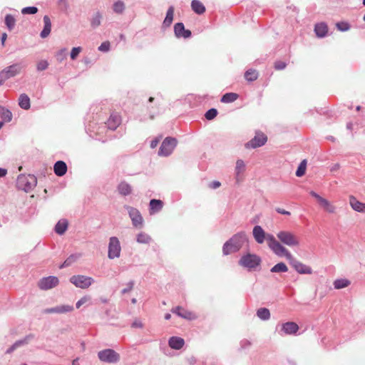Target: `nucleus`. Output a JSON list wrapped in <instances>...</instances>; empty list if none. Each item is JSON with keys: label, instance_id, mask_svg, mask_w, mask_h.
<instances>
[{"label": "nucleus", "instance_id": "25", "mask_svg": "<svg viewBox=\"0 0 365 365\" xmlns=\"http://www.w3.org/2000/svg\"><path fill=\"white\" fill-rule=\"evenodd\" d=\"M184 344V339L179 336H171L168 340V345L173 349L179 350Z\"/></svg>", "mask_w": 365, "mask_h": 365}, {"label": "nucleus", "instance_id": "8", "mask_svg": "<svg viewBox=\"0 0 365 365\" xmlns=\"http://www.w3.org/2000/svg\"><path fill=\"white\" fill-rule=\"evenodd\" d=\"M100 361L109 364H115L119 361L120 355L112 349H106L98 353Z\"/></svg>", "mask_w": 365, "mask_h": 365}, {"label": "nucleus", "instance_id": "20", "mask_svg": "<svg viewBox=\"0 0 365 365\" xmlns=\"http://www.w3.org/2000/svg\"><path fill=\"white\" fill-rule=\"evenodd\" d=\"M103 19V12L96 10L88 18L90 26L92 29H96L101 25Z\"/></svg>", "mask_w": 365, "mask_h": 365}, {"label": "nucleus", "instance_id": "36", "mask_svg": "<svg viewBox=\"0 0 365 365\" xmlns=\"http://www.w3.org/2000/svg\"><path fill=\"white\" fill-rule=\"evenodd\" d=\"M239 95L236 93H226L221 97L220 101L224 103H231L238 99Z\"/></svg>", "mask_w": 365, "mask_h": 365}, {"label": "nucleus", "instance_id": "51", "mask_svg": "<svg viewBox=\"0 0 365 365\" xmlns=\"http://www.w3.org/2000/svg\"><path fill=\"white\" fill-rule=\"evenodd\" d=\"M48 66V61L46 60H41L37 63L36 69L38 71H43L47 69Z\"/></svg>", "mask_w": 365, "mask_h": 365}, {"label": "nucleus", "instance_id": "39", "mask_svg": "<svg viewBox=\"0 0 365 365\" xmlns=\"http://www.w3.org/2000/svg\"><path fill=\"white\" fill-rule=\"evenodd\" d=\"M351 284L350 281L346 279H337L334 282V287L336 289H340L347 287Z\"/></svg>", "mask_w": 365, "mask_h": 365}, {"label": "nucleus", "instance_id": "37", "mask_svg": "<svg viewBox=\"0 0 365 365\" xmlns=\"http://www.w3.org/2000/svg\"><path fill=\"white\" fill-rule=\"evenodd\" d=\"M257 317L262 321H267L270 319L271 314L269 309L261 307L257 310Z\"/></svg>", "mask_w": 365, "mask_h": 365}, {"label": "nucleus", "instance_id": "56", "mask_svg": "<svg viewBox=\"0 0 365 365\" xmlns=\"http://www.w3.org/2000/svg\"><path fill=\"white\" fill-rule=\"evenodd\" d=\"M134 284H135V282L133 280H130V282H128L126 284V287H125L124 289H123L121 290V294H125L128 293L129 292H130L133 289Z\"/></svg>", "mask_w": 365, "mask_h": 365}, {"label": "nucleus", "instance_id": "45", "mask_svg": "<svg viewBox=\"0 0 365 365\" xmlns=\"http://www.w3.org/2000/svg\"><path fill=\"white\" fill-rule=\"evenodd\" d=\"M306 169H307V160H303L298 165V168L295 173L296 176H297V177L303 176L306 173Z\"/></svg>", "mask_w": 365, "mask_h": 365}, {"label": "nucleus", "instance_id": "43", "mask_svg": "<svg viewBox=\"0 0 365 365\" xmlns=\"http://www.w3.org/2000/svg\"><path fill=\"white\" fill-rule=\"evenodd\" d=\"M125 9V6L123 1L119 0L113 4V10L115 13L120 14H122Z\"/></svg>", "mask_w": 365, "mask_h": 365}, {"label": "nucleus", "instance_id": "48", "mask_svg": "<svg viewBox=\"0 0 365 365\" xmlns=\"http://www.w3.org/2000/svg\"><path fill=\"white\" fill-rule=\"evenodd\" d=\"M245 168V164L242 160H237L236 162L235 167V173H236V178L238 180V176L241 171L244 170Z\"/></svg>", "mask_w": 365, "mask_h": 365}, {"label": "nucleus", "instance_id": "27", "mask_svg": "<svg viewBox=\"0 0 365 365\" xmlns=\"http://www.w3.org/2000/svg\"><path fill=\"white\" fill-rule=\"evenodd\" d=\"M314 32L317 37L324 38L328 33V26L326 23H317L314 26Z\"/></svg>", "mask_w": 365, "mask_h": 365}, {"label": "nucleus", "instance_id": "12", "mask_svg": "<svg viewBox=\"0 0 365 365\" xmlns=\"http://www.w3.org/2000/svg\"><path fill=\"white\" fill-rule=\"evenodd\" d=\"M125 209L128 211L129 217L132 220L133 225L135 227L142 226L143 222V217L139 210L129 205H125Z\"/></svg>", "mask_w": 365, "mask_h": 365}, {"label": "nucleus", "instance_id": "10", "mask_svg": "<svg viewBox=\"0 0 365 365\" xmlns=\"http://www.w3.org/2000/svg\"><path fill=\"white\" fill-rule=\"evenodd\" d=\"M121 247L120 241L116 237H111L109 239L108 257L110 259L118 258L120 255Z\"/></svg>", "mask_w": 365, "mask_h": 365}, {"label": "nucleus", "instance_id": "64", "mask_svg": "<svg viewBox=\"0 0 365 365\" xmlns=\"http://www.w3.org/2000/svg\"><path fill=\"white\" fill-rule=\"evenodd\" d=\"M309 194L313 197H314L315 199H317V200L319 202V200L321 198H322V197H321L319 194H317V192H315L314 191L312 190Z\"/></svg>", "mask_w": 365, "mask_h": 365}, {"label": "nucleus", "instance_id": "28", "mask_svg": "<svg viewBox=\"0 0 365 365\" xmlns=\"http://www.w3.org/2000/svg\"><path fill=\"white\" fill-rule=\"evenodd\" d=\"M349 203L351 208L359 212L365 213V203L361 202L354 196H350Z\"/></svg>", "mask_w": 365, "mask_h": 365}, {"label": "nucleus", "instance_id": "24", "mask_svg": "<svg viewBox=\"0 0 365 365\" xmlns=\"http://www.w3.org/2000/svg\"><path fill=\"white\" fill-rule=\"evenodd\" d=\"M43 28L40 33V36L42 38L48 37L51 31V21L48 16L46 15L43 16Z\"/></svg>", "mask_w": 365, "mask_h": 365}, {"label": "nucleus", "instance_id": "54", "mask_svg": "<svg viewBox=\"0 0 365 365\" xmlns=\"http://www.w3.org/2000/svg\"><path fill=\"white\" fill-rule=\"evenodd\" d=\"M110 43L109 41L103 42L98 47V50L101 52H108L110 51Z\"/></svg>", "mask_w": 365, "mask_h": 365}, {"label": "nucleus", "instance_id": "42", "mask_svg": "<svg viewBox=\"0 0 365 365\" xmlns=\"http://www.w3.org/2000/svg\"><path fill=\"white\" fill-rule=\"evenodd\" d=\"M4 23L9 31H11L16 24V19L11 14H6L4 19Z\"/></svg>", "mask_w": 365, "mask_h": 365}, {"label": "nucleus", "instance_id": "41", "mask_svg": "<svg viewBox=\"0 0 365 365\" xmlns=\"http://www.w3.org/2000/svg\"><path fill=\"white\" fill-rule=\"evenodd\" d=\"M322 207L327 210L330 213H333L335 211V207L330 204V202L325 198L322 197L318 202Z\"/></svg>", "mask_w": 365, "mask_h": 365}, {"label": "nucleus", "instance_id": "50", "mask_svg": "<svg viewBox=\"0 0 365 365\" xmlns=\"http://www.w3.org/2000/svg\"><path fill=\"white\" fill-rule=\"evenodd\" d=\"M38 9L36 6H26L21 9L22 14H35L38 12Z\"/></svg>", "mask_w": 365, "mask_h": 365}, {"label": "nucleus", "instance_id": "34", "mask_svg": "<svg viewBox=\"0 0 365 365\" xmlns=\"http://www.w3.org/2000/svg\"><path fill=\"white\" fill-rule=\"evenodd\" d=\"M19 106L24 110H29L31 107V101L29 96L26 93H22L19 98Z\"/></svg>", "mask_w": 365, "mask_h": 365}, {"label": "nucleus", "instance_id": "15", "mask_svg": "<svg viewBox=\"0 0 365 365\" xmlns=\"http://www.w3.org/2000/svg\"><path fill=\"white\" fill-rule=\"evenodd\" d=\"M267 140V136L263 133H257L255 136L245 143L246 148H257L264 145Z\"/></svg>", "mask_w": 365, "mask_h": 365}, {"label": "nucleus", "instance_id": "7", "mask_svg": "<svg viewBox=\"0 0 365 365\" xmlns=\"http://www.w3.org/2000/svg\"><path fill=\"white\" fill-rule=\"evenodd\" d=\"M21 66L19 63H14L1 71L0 86H2L6 80L18 75L21 72Z\"/></svg>", "mask_w": 365, "mask_h": 365}, {"label": "nucleus", "instance_id": "58", "mask_svg": "<svg viewBox=\"0 0 365 365\" xmlns=\"http://www.w3.org/2000/svg\"><path fill=\"white\" fill-rule=\"evenodd\" d=\"M91 297L89 296H84L81 297L76 304V307L77 309L80 308L81 305L84 304L86 302H87Z\"/></svg>", "mask_w": 365, "mask_h": 365}, {"label": "nucleus", "instance_id": "40", "mask_svg": "<svg viewBox=\"0 0 365 365\" xmlns=\"http://www.w3.org/2000/svg\"><path fill=\"white\" fill-rule=\"evenodd\" d=\"M245 78L247 81L252 82L257 79L258 73L255 69H248L245 73Z\"/></svg>", "mask_w": 365, "mask_h": 365}, {"label": "nucleus", "instance_id": "16", "mask_svg": "<svg viewBox=\"0 0 365 365\" xmlns=\"http://www.w3.org/2000/svg\"><path fill=\"white\" fill-rule=\"evenodd\" d=\"M299 327L296 322H287L283 323L279 334L283 335H295L298 332Z\"/></svg>", "mask_w": 365, "mask_h": 365}, {"label": "nucleus", "instance_id": "14", "mask_svg": "<svg viewBox=\"0 0 365 365\" xmlns=\"http://www.w3.org/2000/svg\"><path fill=\"white\" fill-rule=\"evenodd\" d=\"M150 119L153 120L160 112V103L153 97H150L145 104Z\"/></svg>", "mask_w": 365, "mask_h": 365}, {"label": "nucleus", "instance_id": "9", "mask_svg": "<svg viewBox=\"0 0 365 365\" xmlns=\"http://www.w3.org/2000/svg\"><path fill=\"white\" fill-rule=\"evenodd\" d=\"M93 278L85 275H73L70 278V282L76 287L81 289H87L94 283Z\"/></svg>", "mask_w": 365, "mask_h": 365}, {"label": "nucleus", "instance_id": "53", "mask_svg": "<svg viewBox=\"0 0 365 365\" xmlns=\"http://www.w3.org/2000/svg\"><path fill=\"white\" fill-rule=\"evenodd\" d=\"M251 345H252V343L250 341H249L246 339H244L241 340L240 342V350L248 349L250 348Z\"/></svg>", "mask_w": 365, "mask_h": 365}, {"label": "nucleus", "instance_id": "38", "mask_svg": "<svg viewBox=\"0 0 365 365\" xmlns=\"http://www.w3.org/2000/svg\"><path fill=\"white\" fill-rule=\"evenodd\" d=\"M288 271V267L284 262H279L274 265L271 269L270 272L272 273H284Z\"/></svg>", "mask_w": 365, "mask_h": 365}, {"label": "nucleus", "instance_id": "57", "mask_svg": "<svg viewBox=\"0 0 365 365\" xmlns=\"http://www.w3.org/2000/svg\"><path fill=\"white\" fill-rule=\"evenodd\" d=\"M286 66H287V63L282 61H277L274 65V68L278 71L284 69L286 68Z\"/></svg>", "mask_w": 365, "mask_h": 365}, {"label": "nucleus", "instance_id": "63", "mask_svg": "<svg viewBox=\"0 0 365 365\" xmlns=\"http://www.w3.org/2000/svg\"><path fill=\"white\" fill-rule=\"evenodd\" d=\"M221 185L219 181L214 180L210 184V187L212 189H217Z\"/></svg>", "mask_w": 365, "mask_h": 365}, {"label": "nucleus", "instance_id": "62", "mask_svg": "<svg viewBox=\"0 0 365 365\" xmlns=\"http://www.w3.org/2000/svg\"><path fill=\"white\" fill-rule=\"evenodd\" d=\"M275 210L277 213L281 214V215H291L290 212L287 211L280 207L275 208Z\"/></svg>", "mask_w": 365, "mask_h": 365}, {"label": "nucleus", "instance_id": "1", "mask_svg": "<svg viewBox=\"0 0 365 365\" xmlns=\"http://www.w3.org/2000/svg\"><path fill=\"white\" fill-rule=\"evenodd\" d=\"M249 242L248 237L245 231H240L233 235L227 240L222 246L224 255H229L232 253L239 252L245 245Z\"/></svg>", "mask_w": 365, "mask_h": 365}, {"label": "nucleus", "instance_id": "17", "mask_svg": "<svg viewBox=\"0 0 365 365\" xmlns=\"http://www.w3.org/2000/svg\"><path fill=\"white\" fill-rule=\"evenodd\" d=\"M291 266L301 274H311L312 273V269L301 262L297 259L294 257L289 262Z\"/></svg>", "mask_w": 365, "mask_h": 365}, {"label": "nucleus", "instance_id": "46", "mask_svg": "<svg viewBox=\"0 0 365 365\" xmlns=\"http://www.w3.org/2000/svg\"><path fill=\"white\" fill-rule=\"evenodd\" d=\"M218 114V111L216 108H212L207 110L205 113V118L207 120H213Z\"/></svg>", "mask_w": 365, "mask_h": 365}, {"label": "nucleus", "instance_id": "29", "mask_svg": "<svg viewBox=\"0 0 365 365\" xmlns=\"http://www.w3.org/2000/svg\"><path fill=\"white\" fill-rule=\"evenodd\" d=\"M118 192L123 196L129 195L132 192L131 186L125 181L120 182L117 187Z\"/></svg>", "mask_w": 365, "mask_h": 365}, {"label": "nucleus", "instance_id": "4", "mask_svg": "<svg viewBox=\"0 0 365 365\" xmlns=\"http://www.w3.org/2000/svg\"><path fill=\"white\" fill-rule=\"evenodd\" d=\"M269 240L270 243L268 245V247L274 255L278 257H285L289 262L292 259L294 256L284 246L276 240L274 236H269Z\"/></svg>", "mask_w": 365, "mask_h": 365}, {"label": "nucleus", "instance_id": "33", "mask_svg": "<svg viewBox=\"0 0 365 365\" xmlns=\"http://www.w3.org/2000/svg\"><path fill=\"white\" fill-rule=\"evenodd\" d=\"M81 255L79 253L71 254L69 255L66 260L59 266L60 269H63L65 267H69L76 262L80 257Z\"/></svg>", "mask_w": 365, "mask_h": 365}, {"label": "nucleus", "instance_id": "2", "mask_svg": "<svg viewBox=\"0 0 365 365\" xmlns=\"http://www.w3.org/2000/svg\"><path fill=\"white\" fill-rule=\"evenodd\" d=\"M262 259L257 254L247 252L242 255L238 261V264L249 271H255L261 264Z\"/></svg>", "mask_w": 365, "mask_h": 365}, {"label": "nucleus", "instance_id": "26", "mask_svg": "<svg viewBox=\"0 0 365 365\" xmlns=\"http://www.w3.org/2000/svg\"><path fill=\"white\" fill-rule=\"evenodd\" d=\"M175 8L173 6H170L167 10L165 17L163 22L162 28L167 29L170 26L173 21Z\"/></svg>", "mask_w": 365, "mask_h": 365}, {"label": "nucleus", "instance_id": "49", "mask_svg": "<svg viewBox=\"0 0 365 365\" xmlns=\"http://www.w3.org/2000/svg\"><path fill=\"white\" fill-rule=\"evenodd\" d=\"M34 338L33 334H28L24 339L17 340L15 341L16 345L19 347H21L24 345H26L29 343V341Z\"/></svg>", "mask_w": 365, "mask_h": 365}, {"label": "nucleus", "instance_id": "32", "mask_svg": "<svg viewBox=\"0 0 365 365\" xmlns=\"http://www.w3.org/2000/svg\"><path fill=\"white\" fill-rule=\"evenodd\" d=\"M192 10L197 14L201 15L206 11L205 6L199 0H192L191 1Z\"/></svg>", "mask_w": 365, "mask_h": 365}, {"label": "nucleus", "instance_id": "61", "mask_svg": "<svg viewBox=\"0 0 365 365\" xmlns=\"http://www.w3.org/2000/svg\"><path fill=\"white\" fill-rule=\"evenodd\" d=\"M143 323L138 319H135L131 324V327L133 328H143Z\"/></svg>", "mask_w": 365, "mask_h": 365}, {"label": "nucleus", "instance_id": "47", "mask_svg": "<svg viewBox=\"0 0 365 365\" xmlns=\"http://www.w3.org/2000/svg\"><path fill=\"white\" fill-rule=\"evenodd\" d=\"M336 29L342 32L347 31L350 29L351 26L347 21H339L336 24Z\"/></svg>", "mask_w": 365, "mask_h": 365}, {"label": "nucleus", "instance_id": "11", "mask_svg": "<svg viewBox=\"0 0 365 365\" xmlns=\"http://www.w3.org/2000/svg\"><path fill=\"white\" fill-rule=\"evenodd\" d=\"M252 235L255 240L258 244H263L265 240L267 242V245H269L270 241L269 240V236H274L272 234L266 233L265 231L260 225H255L252 230Z\"/></svg>", "mask_w": 365, "mask_h": 365}, {"label": "nucleus", "instance_id": "55", "mask_svg": "<svg viewBox=\"0 0 365 365\" xmlns=\"http://www.w3.org/2000/svg\"><path fill=\"white\" fill-rule=\"evenodd\" d=\"M81 51V47H73L71 51L70 56L72 60H75L78 56L79 55L80 52Z\"/></svg>", "mask_w": 365, "mask_h": 365}, {"label": "nucleus", "instance_id": "59", "mask_svg": "<svg viewBox=\"0 0 365 365\" xmlns=\"http://www.w3.org/2000/svg\"><path fill=\"white\" fill-rule=\"evenodd\" d=\"M58 4L61 7V10L63 11H67L69 8V5L67 2V0H58Z\"/></svg>", "mask_w": 365, "mask_h": 365}, {"label": "nucleus", "instance_id": "23", "mask_svg": "<svg viewBox=\"0 0 365 365\" xmlns=\"http://www.w3.org/2000/svg\"><path fill=\"white\" fill-rule=\"evenodd\" d=\"M120 124V117L117 115H110L107 122L105 123V128L110 130H115Z\"/></svg>", "mask_w": 365, "mask_h": 365}, {"label": "nucleus", "instance_id": "19", "mask_svg": "<svg viewBox=\"0 0 365 365\" xmlns=\"http://www.w3.org/2000/svg\"><path fill=\"white\" fill-rule=\"evenodd\" d=\"M171 311L173 314L185 319L194 320L196 319V316L193 312L186 310L180 306L173 308Z\"/></svg>", "mask_w": 365, "mask_h": 365}, {"label": "nucleus", "instance_id": "31", "mask_svg": "<svg viewBox=\"0 0 365 365\" xmlns=\"http://www.w3.org/2000/svg\"><path fill=\"white\" fill-rule=\"evenodd\" d=\"M68 226V220L66 219H61L55 225L54 230L57 234L62 235L67 230Z\"/></svg>", "mask_w": 365, "mask_h": 365}, {"label": "nucleus", "instance_id": "22", "mask_svg": "<svg viewBox=\"0 0 365 365\" xmlns=\"http://www.w3.org/2000/svg\"><path fill=\"white\" fill-rule=\"evenodd\" d=\"M68 170L66 163L63 160H58L54 163L53 172L58 177L63 176Z\"/></svg>", "mask_w": 365, "mask_h": 365}, {"label": "nucleus", "instance_id": "18", "mask_svg": "<svg viewBox=\"0 0 365 365\" xmlns=\"http://www.w3.org/2000/svg\"><path fill=\"white\" fill-rule=\"evenodd\" d=\"M174 34L177 38H190L192 36V32L189 29L185 28V25L182 22H178L174 25Z\"/></svg>", "mask_w": 365, "mask_h": 365}, {"label": "nucleus", "instance_id": "35", "mask_svg": "<svg viewBox=\"0 0 365 365\" xmlns=\"http://www.w3.org/2000/svg\"><path fill=\"white\" fill-rule=\"evenodd\" d=\"M0 117L2 118L3 121L9 123L12 120L13 115L9 109L0 106Z\"/></svg>", "mask_w": 365, "mask_h": 365}, {"label": "nucleus", "instance_id": "21", "mask_svg": "<svg viewBox=\"0 0 365 365\" xmlns=\"http://www.w3.org/2000/svg\"><path fill=\"white\" fill-rule=\"evenodd\" d=\"M73 310V307L71 305H60L54 307L45 309L43 312L44 314H64L70 312Z\"/></svg>", "mask_w": 365, "mask_h": 365}, {"label": "nucleus", "instance_id": "44", "mask_svg": "<svg viewBox=\"0 0 365 365\" xmlns=\"http://www.w3.org/2000/svg\"><path fill=\"white\" fill-rule=\"evenodd\" d=\"M136 241L140 244H148L151 241V237L145 232H140L136 237Z\"/></svg>", "mask_w": 365, "mask_h": 365}, {"label": "nucleus", "instance_id": "30", "mask_svg": "<svg viewBox=\"0 0 365 365\" xmlns=\"http://www.w3.org/2000/svg\"><path fill=\"white\" fill-rule=\"evenodd\" d=\"M150 213H155L160 211L163 207V202L160 200L152 199L149 202Z\"/></svg>", "mask_w": 365, "mask_h": 365}, {"label": "nucleus", "instance_id": "5", "mask_svg": "<svg viewBox=\"0 0 365 365\" xmlns=\"http://www.w3.org/2000/svg\"><path fill=\"white\" fill-rule=\"evenodd\" d=\"M178 145V140L175 137H166L162 142L158 155L161 157L170 156Z\"/></svg>", "mask_w": 365, "mask_h": 365}, {"label": "nucleus", "instance_id": "60", "mask_svg": "<svg viewBox=\"0 0 365 365\" xmlns=\"http://www.w3.org/2000/svg\"><path fill=\"white\" fill-rule=\"evenodd\" d=\"M161 139V136L157 137L151 140L150 142V148H155L159 143L160 140Z\"/></svg>", "mask_w": 365, "mask_h": 365}, {"label": "nucleus", "instance_id": "3", "mask_svg": "<svg viewBox=\"0 0 365 365\" xmlns=\"http://www.w3.org/2000/svg\"><path fill=\"white\" fill-rule=\"evenodd\" d=\"M37 184V178L34 175L20 174L16 180V187L26 192H31Z\"/></svg>", "mask_w": 365, "mask_h": 365}, {"label": "nucleus", "instance_id": "52", "mask_svg": "<svg viewBox=\"0 0 365 365\" xmlns=\"http://www.w3.org/2000/svg\"><path fill=\"white\" fill-rule=\"evenodd\" d=\"M67 56V51L66 48H62L56 53V59L59 62L63 61Z\"/></svg>", "mask_w": 365, "mask_h": 365}, {"label": "nucleus", "instance_id": "13", "mask_svg": "<svg viewBox=\"0 0 365 365\" xmlns=\"http://www.w3.org/2000/svg\"><path fill=\"white\" fill-rule=\"evenodd\" d=\"M59 283L58 278L55 276H48L41 278L38 286L41 290H48L56 287Z\"/></svg>", "mask_w": 365, "mask_h": 365}, {"label": "nucleus", "instance_id": "6", "mask_svg": "<svg viewBox=\"0 0 365 365\" xmlns=\"http://www.w3.org/2000/svg\"><path fill=\"white\" fill-rule=\"evenodd\" d=\"M277 237L283 245L293 247L299 245L297 237L290 231L281 230L277 233Z\"/></svg>", "mask_w": 365, "mask_h": 365}]
</instances>
